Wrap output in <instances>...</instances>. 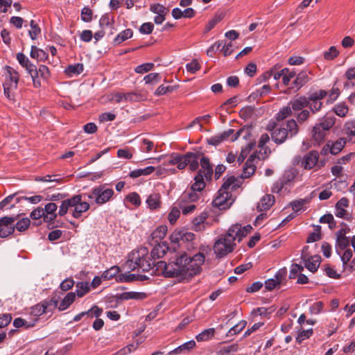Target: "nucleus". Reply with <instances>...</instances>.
<instances>
[{"instance_id": "obj_1", "label": "nucleus", "mask_w": 355, "mask_h": 355, "mask_svg": "<svg viewBox=\"0 0 355 355\" xmlns=\"http://www.w3.org/2000/svg\"><path fill=\"white\" fill-rule=\"evenodd\" d=\"M205 260V255L201 252L191 257L185 252H180L171 257L168 263L164 261H157L155 270L157 275L189 279L200 272Z\"/></svg>"}, {"instance_id": "obj_2", "label": "nucleus", "mask_w": 355, "mask_h": 355, "mask_svg": "<svg viewBox=\"0 0 355 355\" xmlns=\"http://www.w3.org/2000/svg\"><path fill=\"white\" fill-rule=\"evenodd\" d=\"M198 154L201 169L199 170L198 174L196 175L194 183L192 184L189 189L184 192L182 200H186L187 198L189 200H199L206 197L207 192L205 191L206 186L205 179L207 181L211 180L213 168L208 157L205 156L201 157L200 154Z\"/></svg>"}, {"instance_id": "obj_3", "label": "nucleus", "mask_w": 355, "mask_h": 355, "mask_svg": "<svg viewBox=\"0 0 355 355\" xmlns=\"http://www.w3.org/2000/svg\"><path fill=\"white\" fill-rule=\"evenodd\" d=\"M257 160V154L251 155L247 159L243 168V173L239 177L234 175L227 176L224 178V182L218 191V196L214 200H232L231 192L239 188L243 180L252 175L257 166L254 162Z\"/></svg>"}, {"instance_id": "obj_4", "label": "nucleus", "mask_w": 355, "mask_h": 355, "mask_svg": "<svg viewBox=\"0 0 355 355\" xmlns=\"http://www.w3.org/2000/svg\"><path fill=\"white\" fill-rule=\"evenodd\" d=\"M157 261L148 254V250L146 247H141L137 250H133L129 255L127 261L128 267L132 270L141 269L143 272L153 270V274L157 275L156 266Z\"/></svg>"}, {"instance_id": "obj_5", "label": "nucleus", "mask_w": 355, "mask_h": 355, "mask_svg": "<svg viewBox=\"0 0 355 355\" xmlns=\"http://www.w3.org/2000/svg\"><path fill=\"white\" fill-rule=\"evenodd\" d=\"M298 125L295 119H291L283 122L279 127L275 128L271 132L272 140L277 145L284 144L286 139L297 135Z\"/></svg>"}, {"instance_id": "obj_6", "label": "nucleus", "mask_w": 355, "mask_h": 355, "mask_svg": "<svg viewBox=\"0 0 355 355\" xmlns=\"http://www.w3.org/2000/svg\"><path fill=\"white\" fill-rule=\"evenodd\" d=\"M237 239L230 232L221 235L214 243L213 249L217 257L221 258L232 252L236 247Z\"/></svg>"}, {"instance_id": "obj_7", "label": "nucleus", "mask_w": 355, "mask_h": 355, "mask_svg": "<svg viewBox=\"0 0 355 355\" xmlns=\"http://www.w3.org/2000/svg\"><path fill=\"white\" fill-rule=\"evenodd\" d=\"M195 239V234L186 230H175L170 236L172 243L171 248L176 250L177 248L190 249L193 247L191 242Z\"/></svg>"}, {"instance_id": "obj_8", "label": "nucleus", "mask_w": 355, "mask_h": 355, "mask_svg": "<svg viewBox=\"0 0 355 355\" xmlns=\"http://www.w3.org/2000/svg\"><path fill=\"white\" fill-rule=\"evenodd\" d=\"M147 297V294L144 292L129 291L122 293H117L115 295L110 297L107 302L111 304V307H116L118 304L129 300H142Z\"/></svg>"}, {"instance_id": "obj_9", "label": "nucleus", "mask_w": 355, "mask_h": 355, "mask_svg": "<svg viewBox=\"0 0 355 355\" xmlns=\"http://www.w3.org/2000/svg\"><path fill=\"white\" fill-rule=\"evenodd\" d=\"M292 183L290 180H277L272 188V192L273 193L277 194V196L274 195H266L261 200H266V197L268 198L267 200H275L276 198L284 197L286 194L289 193L290 189H291Z\"/></svg>"}, {"instance_id": "obj_10", "label": "nucleus", "mask_w": 355, "mask_h": 355, "mask_svg": "<svg viewBox=\"0 0 355 355\" xmlns=\"http://www.w3.org/2000/svg\"><path fill=\"white\" fill-rule=\"evenodd\" d=\"M180 162L178 165V168L180 170L185 168L189 166L191 171L197 170L199 167V154L195 153H187L184 155H181Z\"/></svg>"}, {"instance_id": "obj_11", "label": "nucleus", "mask_w": 355, "mask_h": 355, "mask_svg": "<svg viewBox=\"0 0 355 355\" xmlns=\"http://www.w3.org/2000/svg\"><path fill=\"white\" fill-rule=\"evenodd\" d=\"M327 94L325 90L320 89L319 91L310 94L307 97L306 100L309 102L307 107L309 108V111L315 114L321 110L322 103L321 100L323 99Z\"/></svg>"}, {"instance_id": "obj_12", "label": "nucleus", "mask_w": 355, "mask_h": 355, "mask_svg": "<svg viewBox=\"0 0 355 355\" xmlns=\"http://www.w3.org/2000/svg\"><path fill=\"white\" fill-rule=\"evenodd\" d=\"M17 218L18 216H4L0 218V238H7L14 233V223Z\"/></svg>"}, {"instance_id": "obj_13", "label": "nucleus", "mask_w": 355, "mask_h": 355, "mask_svg": "<svg viewBox=\"0 0 355 355\" xmlns=\"http://www.w3.org/2000/svg\"><path fill=\"white\" fill-rule=\"evenodd\" d=\"M114 194L112 189L106 187L105 185L94 188L92 194L88 195L89 198H95L96 200H110Z\"/></svg>"}, {"instance_id": "obj_14", "label": "nucleus", "mask_w": 355, "mask_h": 355, "mask_svg": "<svg viewBox=\"0 0 355 355\" xmlns=\"http://www.w3.org/2000/svg\"><path fill=\"white\" fill-rule=\"evenodd\" d=\"M230 229V232L237 239V241L240 242L243 237L246 236L251 232L252 227L250 225L242 227L240 224H235L232 225Z\"/></svg>"}, {"instance_id": "obj_15", "label": "nucleus", "mask_w": 355, "mask_h": 355, "mask_svg": "<svg viewBox=\"0 0 355 355\" xmlns=\"http://www.w3.org/2000/svg\"><path fill=\"white\" fill-rule=\"evenodd\" d=\"M319 155L315 150H312L304 155L302 161V166L305 169H311L318 162Z\"/></svg>"}, {"instance_id": "obj_16", "label": "nucleus", "mask_w": 355, "mask_h": 355, "mask_svg": "<svg viewBox=\"0 0 355 355\" xmlns=\"http://www.w3.org/2000/svg\"><path fill=\"white\" fill-rule=\"evenodd\" d=\"M69 206L73 207L72 215L74 218H79L81 214L86 211L89 208V205L87 201H67Z\"/></svg>"}, {"instance_id": "obj_17", "label": "nucleus", "mask_w": 355, "mask_h": 355, "mask_svg": "<svg viewBox=\"0 0 355 355\" xmlns=\"http://www.w3.org/2000/svg\"><path fill=\"white\" fill-rule=\"evenodd\" d=\"M343 134L346 135L347 141L355 143V120H350L345 122L343 129Z\"/></svg>"}, {"instance_id": "obj_18", "label": "nucleus", "mask_w": 355, "mask_h": 355, "mask_svg": "<svg viewBox=\"0 0 355 355\" xmlns=\"http://www.w3.org/2000/svg\"><path fill=\"white\" fill-rule=\"evenodd\" d=\"M170 248L166 242L157 243L150 252V257L156 262V259L163 257Z\"/></svg>"}, {"instance_id": "obj_19", "label": "nucleus", "mask_w": 355, "mask_h": 355, "mask_svg": "<svg viewBox=\"0 0 355 355\" xmlns=\"http://www.w3.org/2000/svg\"><path fill=\"white\" fill-rule=\"evenodd\" d=\"M307 104H309V102L306 100V96H304L293 98L289 102V105H291L292 110L294 112H300L304 110V108L307 107Z\"/></svg>"}, {"instance_id": "obj_20", "label": "nucleus", "mask_w": 355, "mask_h": 355, "mask_svg": "<svg viewBox=\"0 0 355 355\" xmlns=\"http://www.w3.org/2000/svg\"><path fill=\"white\" fill-rule=\"evenodd\" d=\"M6 70L8 74V80H7L4 83L10 85V87L17 89L19 79L18 72L15 69L9 66H6Z\"/></svg>"}, {"instance_id": "obj_21", "label": "nucleus", "mask_w": 355, "mask_h": 355, "mask_svg": "<svg viewBox=\"0 0 355 355\" xmlns=\"http://www.w3.org/2000/svg\"><path fill=\"white\" fill-rule=\"evenodd\" d=\"M349 201H337L336 204L334 212L336 216L342 218L344 219H349V214L345 210V207H348Z\"/></svg>"}, {"instance_id": "obj_22", "label": "nucleus", "mask_w": 355, "mask_h": 355, "mask_svg": "<svg viewBox=\"0 0 355 355\" xmlns=\"http://www.w3.org/2000/svg\"><path fill=\"white\" fill-rule=\"evenodd\" d=\"M57 205L53 202H50L46 205L44 211V221L45 222H51L53 220L56 214L55 211L57 210Z\"/></svg>"}, {"instance_id": "obj_23", "label": "nucleus", "mask_w": 355, "mask_h": 355, "mask_svg": "<svg viewBox=\"0 0 355 355\" xmlns=\"http://www.w3.org/2000/svg\"><path fill=\"white\" fill-rule=\"evenodd\" d=\"M347 142L345 137L339 138L336 141H330V153L337 155L343 150Z\"/></svg>"}, {"instance_id": "obj_24", "label": "nucleus", "mask_w": 355, "mask_h": 355, "mask_svg": "<svg viewBox=\"0 0 355 355\" xmlns=\"http://www.w3.org/2000/svg\"><path fill=\"white\" fill-rule=\"evenodd\" d=\"M155 167L152 166H147L144 168H138L130 171L129 175L132 178H137L140 176H146L151 174L155 171Z\"/></svg>"}, {"instance_id": "obj_25", "label": "nucleus", "mask_w": 355, "mask_h": 355, "mask_svg": "<svg viewBox=\"0 0 355 355\" xmlns=\"http://www.w3.org/2000/svg\"><path fill=\"white\" fill-rule=\"evenodd\" d=\"M326 130L319 126L317 123L313 126L312 130V137L317 143L322 142L326 136Z\"/></svg>"}, {"instance_id": "obj_26", "label": "nucleus", "mask_w": 355, "mask_h": 355, "mask_svg": "<svg viewBox=\"0 0 355 355\" xmlns=\"http://www.w3.org/2000/svg\"><path fill=\"white\" fill-rule=\"evenodd\" d=\"M84 70L82 63L70 64L65 69V73L70 77L80 74Z\"/></svg>"}, {"instance_id": "obj_27", "label": "nucleus", "mask_w": 355, "mask_h": 355, "mask_svg": "<svg viewBox=\"0 0 355 355\" xmlns=\"http://www.w3.org/2000/svg\"><path fill=\"white\" fill-rule=\"evenodd\" d=\"M76 294L73 292L69 293L64 299L58 303V309L60 311L66 310L75 300Z\"/></svg>"}, {"instance_id": "obj_28", "label": "nucleus", "mask_w": 355, "mask_h": 355, "mask_svg": "<svg viewBox=\"0 0 355 355\" xmlns=\"http://www.w3.org/2000/svg\"><path fill=\"white\" fill-rule=\"evenodd\" d=\"M320 263V257L318 255L311 257L305 263V267L311 272H315Z\"/></svg>"}, {"instance_id": "obj_29", "label": "nucleus", "mask_w": 355, "mask_h": 355, "mask_svg": "<svg viewBox=\"0 0 355 355\" xmlns=\"http://www.w3.org/2000/svg\"><path fill=\"white\" fill-rule=\"evenodd\" d=\"M30 55L32 58L36 59L38 61H43L48 57V54L44 50L35 46H31Z\"/></svg>"}, {"instance_id": "obj_30", "label": "nucleus", "mask_w": 355, "mask_h": 355, "mask_svg": "<svg viewBox=\"0 0 355 355\" xmlns=\"http://www.w3.org/2000/svg\"><path fill=\"white\" fill-rule=\"evenodd\" d=\"M133 35V31L130 28H127L121 33H119L116 37L114 39V43L115 45H119L121 42L131 38Z\"/></svg>"}, {"instance_id": "obj_31", "label": "nucleus", "mask_w": 355, "mask_h": 355, "mask_svg": "<svg viewBox=\"0 0 355 355\" xmlns=\"http://www.w3.org/2000/svg\"><path fill=\"white\" fill-rule=\"evenodd\" d=\"M166 232L167 227L166 225H161L152 232L151 238L153 240H155V243H158L165 236Z\"/></svg>"}, {"instance_id": "obj_32", "label": "nucleus", "mask_w": 355, "mask_h": 355, "mask_svg": "<svg viewBox=\"0 0 355 355\" xmlns=\"http://www.w3.org/2000/svg\"><path fill=\"white\" fill-rule=\"evenodd\" d=\"M215 329L209 328L205 329L196 336L198 342L207 341L214 336Z\"/></svg>"}, {"instance_id": "obj_33", "label": "nucleus", "mask_w": 355, "mask_h": 355, "mask_svg": "<svg viewBox=\"0 0 355 355\" xmlns=\"http://www.w3.org/2000/svg\"><path fill=\"white\" fill-rule=\"evenodd\" d=\"M180 211L181 209L180 208L179 205L174 204L168 216V221L171 225H173L176 223L177 220L180 216Z\"/></svg>"}, {"instance_id": "obj_34", "label": "nucleus", "mask_w": 355, "mask_h": 355, "mask_svg": "<svg viewBox=\"0 0 355 355\" xmlns=\"http://www.w3.org/2000/svg\"><path fill=\"white\" fill-rule=\"evenodd\" d=\"M120 272V268L117 266H114L106 270L101 275V278L104 280H110L115 277Z\"/></svg>"}, {"instance_id": "obj_35", "label": "nucleus", "mask_w": 355, "mask_h": 355, "mask_svg": "<svg viewBox=\"0 0 355 355\" xmlns=\"http://www.w3.org/2000/svg\"><path fill=\"white\" fill-rule=\"evenodd\" d=\"M309 80V77L307 73L306 72H301L297 76L296 78L293 81V85H295V87L299 89L308 83Z\"/></svg>"}, {"instance_id": "obj_36", "label": "nucleus", "mask_w": 355, "mask_h": 355, "mask_svg": "<svg viewBox=\"0 0 355 355\" xmlns=\"http://www.w3.org/2000/svg\"><path fill=\"white\" fill-rule=\"evenodd\" d=\"M37 320H35L33 322H28L21 318H17L14 320L13 326L16 328L24 327L25 329H29L35 326Z\"/></svg>"}, {"instance_id": "obj_37", "label": "nucleus", "mask_w": 355, "mask_h": 355, "mask_svg": "<svg viewBox=\"0 0 355 355\" xmlns=\"http://www.w3.org/2000/svg\"><path fill=\"white\" fill-rule=\"evenodd\" d=\"M90 290V286L87 282H79L76 284V295L81 297L84 296Z\"/></svg>"}, {"instance_id": "obj_38", "label": "nucleus", "mask_w": 355, "mask_h": 355, "mask_svg": "<svg viewBox=\"0 0 355 355\" xmlns=\"http://www.w3.org/2000/svg\"><path fill=\"white\" fill-rule=\"evenodd\" d=\"M254 145L255 144L254 143L251 142L248 144L245 147L242 148L241 153L237 158V162L239 164H241L244 162L247 155L250 152V150L254 148Z\"/></svg>"}, {"instance_id": "obj_39", "label": "nucleus", "mask_w": 355, "mask_h": 355, "mask_svg": "<svg viewBox=\"0 0 355 355\" xmlns=\"http://www.w3.org/2000/svg\"><path fill=\"white\" fill-rule=\"evenodd\" d=\"M271 90V87L269 85H264L262 86L260 89H257L255 92H254L249 98H252L254 99L262 97L263 96H266V94H269Z\"/></svg>"}, {"instance_id": "obj_40", "label": "nucleus", "mask_w": 355, "mask_h": 355, "mask_svg": "<svg viewBox=\"0 0 355 355\" xmlns=\"http://www.w3.org/2000/svg\"><path fill=\"white\" fill-rule=\"evenodd\" d=\"M317 124L322 128L323 130L328 131L335 124V119L331 116H324L322 121L318 123Z\"/></svg>"}, {"instance_id": "obj_41", "label": "nucleus", "mask_w": 355, "mask_h": 355, "mask_svg": "<svg viewBox=\"0 0 355 355\" xmlns=\"http://www.w3.org/2000/svg\"><path fill=\"white\" fill-rule=\"evenodd\" d=\"M246 324L245 320L240 321L228 331L227 336L230 337L240 333L245 327Z\"/></svg>"}, {"instance_id": "obj_42", "label": "nucleus", "mask_w": 355, "mask_h": 355, "mask_svg": "<svg viewBox=\"0 0 355 355\" xmlns=\"http://www.w3.org/2000/svg\"><path fill=\"white\" fill-rule=\"evenodd\" d=\"M30 225V219L28 218H23L16 223L15 230L17 229V231L22 232L26 231L29 227Z\"/></svg>"}, {"instance_id": "obj_43", "label": "nucleus", "mask_w": 355, "mask_h": 355, "mask_svg": "<svg viewBox=\"0 0 355 355\" xmlns=\"http://www.w3.org/2000/svg\"><path fill=\"white\" fill-rule=\"evenodd\" d=\"M292 108L289 104L284 107L277 114L276 119L278 121H283L284 119L292 115Z\"/></svg>"}, {"instance_id": "obj_44", "label": "nucleus", "mask_w": 355, "mask_h": 355, "mask_svg": "<svg viewBox=\"0 0 355 355\" xmlns=\"http://www.w3.org/2000/svg\"><path fill=\"white\" fill-rule=\"evenodd\" d=\"M187 201H180L178 203L180 208L184 215H188L194 211L196 209V205H187Z\"/></svg>"}, {"instance_id": "obj_45", "label": "nucleus", "mask_w": 355, "mask_h": 355, "mask_svg": "<svg viewBox=\"0 0 355 355\" xmlns=\"http://www.w3.org/2000/svg\"><path fill=\"white\" fill-rule=\"evenodd\" d=\"M114 22V19L110 17L109 15L106 14L103 15L99 20V25L102 30L111 27Z\"/></svg>"}, {"instance_id": "obj_46", "label": "nucleus", "mask_w": 355, "mask_h": 355, "mask_svg": "<svg viewBox=\"0 0 355 355\" xmlns=\"http://www.w3.org/2000/svg\"><path fill=\"white\" fill-rule=\"evenodd\" d=\"M311 112L308 110H303L302 111L297 112L294 114V116L297 119V123H303L306 121L310 116Z\"/></svg>"}, {"instance_id": "obj_47", "label": "nucleus", "mask_w": 355, "mask_h": 355, "mask_svg": "<svg viewBox=\"0 0 355 355\" xmlns=\"http://www.w3.org/2000/svg\"><path fill=\"white\" fill-rule=\"evenodd\" d=\"M275 201H260L257 202V211L258 212L266 213L274 205Z\"/></svg>"}, {"instance_id": "obj_48", "label": "nucleus", "mask_w": 355, "mask_h": 355, "mask_svg": "<svg viewBox=\"0 0 355 355\" xmlns=\"http://www.w3.org/2000/svg\"><path fill=\"white\" fill-rule=\"evenodd\" d=\"M154 67V64L152 62H146L138 65L135 67V71L137 73H144L150 71Z\"/></svg>"}, {"instance_id": "obj_49", "label": "nucleus", "mask_w": 355, "mask_h": 355, "mask_svg": "<svg viewBox=\"0 0 355 355\" xmlns=\"http://www.w3.org/2000/svg\"><path fill=\"white\" fill-rule=\"evenodd\" d=\"M275 309L274 306H270L269 308L266 307H259L252 311V313L254 315H264L267 316L271 314L273 311H275Z\"/></svg>"}, {"instance_id": "obj_50", "label": "nucleus", "mask_w": 355, "mask_h": 355, "mask_svg": "<svg viewBox=\"0 0 355 355\" xmlns=\"http://www.w3.org/2000/svg\"><path fill=\"white\" fill-rule=\"evenodd\" d=\"M31 30L28 31V34L32 40H35L37 35L40 33L41 30L38 25L34 20H31L30 23Z\"/></svg>"}, {"instance_id": "obj_51", "label": "nucleus", "mask_w": 355, "mask_h": 355, "mask_svg": "<svg viewBox=\"0 0 355 355\" xmlns=\"http://www.w3.org/2000/svg\"><path fill=\"white\" fill-rule=\"evenodd\" d=\"M161 80L160 74L158 73H151L146 75L144 78V80L146 84H151L153 83H157Z\"/></svg>"}, {"instance_id": "obj_52", "label": "nucleus", "mask_w": 355, "mask_h": 355, "mask_svg": "<svg viewBox=\"0 0 355 355\" xmlns=\"http://www.w3.org/2000/svg\"><path fill=\"white\" fill-rule=\"evenodd\" d=\"M334 111L338 116L344 117L348 112V107L344 104H338L334 106Z\"/></svg>"}, {"instance_id": "obj_53", "label": "nucleus", "mask_w": 355, "mask_h": 355, "mask_svg": "<svg viewBox=\"0 0 355 355\" xmlns=\"http://www.w3.org/2000/svg\"><path fill=\"white\" fill-rule=\"evenodd\" d=\"M308 201H292L290 205L292 207L293 210L295 214H297L298 212L302 211V210H304L305 209V204Z\"/></svg>"}, {"instance_id": "obj_54", "label": "nucleus", "mask_w": 355, "mask_h": 355, "mask_svg": "<svg viewBox=\"0 0 355 355\" xmlns=\"http://www.w3.org/2000/svg\"><path fill=\"white\" fill-rule=\"evenodd\" d=\"M154 144L153 141L148 139H143L141 140V150L146 153H149L153 150Z\"/></svg>"}, {"instance_id": "obj_55", "label": "nucleus", "mask_w": 355, "mask_h": 355, "mask_svg": "<svg viewBox=\"0 0 355 355\" xmlns=\"http://www.w3.org/2000/svg\"><path fill=\"white\" fill-rule=\"evenodd\" d=\"M339 54V51L334 46H331L329 50L324 53V58L326 60H331L337 57Z\"/></svg>"}, {"instance_id": "obj_56", "label": "nucleus", "mask_w": 355, "mask_h": 355, "mask_svg": "<svg viewBox=\"0 0 355 355\" xmlns=\"http://www.w3.org/2000/svg\"><path fill=\"white\" fill-rule=\"evenodd\" d=\"M304 270V267L299 265V264H297V263H293L291 265V270H290V273H289V278L290 279H295L298 272H301L302 271H303Z\"/></svg>"}, {"instance_id": "obj_57", "label": "nucleus", "mask_w": 355, "mask_h": 355, "mask_svg": "<svg viewBox=\"0 0 355 355\" xmlns=\"http://www.w3.org/2000/svg\"><path fill=\"white\" fill-rule=\"evenodd\" d=\"M349 245V241L347 237H342L341 239H336V250L338 252V249L345 250Z\"/></svg>"}, {"instance_id": "obj_58", "label": "nucleus", "mask_w": 355, "mask_h": 355, "mask_svg": "<svg viewBox=\"0 0 355 355\" xmlns=\"http://www.w3.org/2000/svg\"><path fill=\"white\" fill-rule=\"evenodd\" d=\"M137 274H121L119 275V281L121 282H132L137 281Z\"/></svg>"}, {"instance_id": "obj_59", "label": "nucleus", "mask_w": 355, "mask_h": 355, "mask_svg": "<svg viewBox=\"0 0 355 355\" xmlns=\"http://www.w3.org/2000/svg\"><path fill=\"white\" fill-rule=\"evenodd\" d=\"M150 10L153 13L161 15V14H166L167 9L162 5L159 3H156L150 6Z\"/></svg>"}, {"instance_id": "obj_60", "label": "nucleus", "mask_w": 355, "mask_h": 355, "mask_svg": "<svg viewBox=\"0 0 355 355\" xmlns=\"http://www.w3.org/2000/svg\"><path fill=\"white\" fill-rule=\"evenodd\" d=\"M187 71L195 73L200 69V65L196 60H193L191 62L186 64Z\"/></svg>"}, {"instance_id": "obj_61", "label": "nucleus", "mask_w": 355, "mask_h": 355, "mask_svg": "<svg viewBox=\"0 0 355 355\" xmlns=\"http://www.w3.org/2000/svg\"><path fill=\"white\" fill-rule=\"evenodd\" d=\"M92 18V11L87 7H84L81 11V19L85 22H89Z\"/></svg>"}, {"instance_id": "obj_62", "label": "nucleus", "mask_w": 355, "mask_h": 355, "mask_svg": "<svg viewBox=\"0 0 355 355\" xmlns=\"http://www.w3.org/2000/svg\"><path fill=\"white\" fill-rule=\"evenodd\" d=\"M46 312H47L46 306H44L42 303L38 304L31 309V313L35 316H40Z\"/></svg>"}, {"instance_id": "obj_63", "label": "nucleus", "mask_w": 355, "mask_h": 355, "mask_svg": "<svg viewBox=\"0 0 355 355\" xmlns=\"http://www.w3.org/2000/svg\"><path fill=\"white\" fill-rule=\"evenodd\" d=\"M154 25L151 22L144 23L139 28L141 34H150L153 31Z\"/></svg>"}, {"instance_id": "obj_64", "label": "nucleus", "mask_w": 355, "mask_h": 355, "mask_svg": "<svg viewBox=\"0 0 355 355\" xmlns=\"http://www.w3.org/2000/svg\"><path fill=\"white\" fill-rule=\"evenodd\" d=\"M323 303L320 301L316 302L310 306V312L311 314H319L323 309Z\"/></svg>"}]
</instances>
